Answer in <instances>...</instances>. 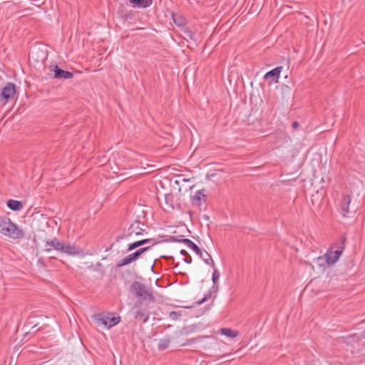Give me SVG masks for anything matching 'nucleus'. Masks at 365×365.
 <instances>
[{
	"instance_id": "10",
	"label": "nucleus",
	"mask_w": 365,
	"mask_h": 365,
	"mask_svg": "<svg viewBox=\"0 0 365 365\" xmlns=\"http://www.w3.org/2000/svg\"><path fill=\"white\" fill-rule=\"evenodd\" d=\"M49 69L53 72V78L56 79H70L73 77L72 72L61 69L57 64L50 65Z\"/></svg>"
},
{
	"instance_id": "4",
	"label": "nucleus",
	"mask_w": 365,
	"mask_h": 365,
	"mask_svg": "<svg viewBox=\"0 0 365 365\" xmlns=\"http://www.w3.org/2000/svg\"><path fill=\"white\" fill-rule=\"evenodd\" d=\"M130 289L135 293V296L140 299H148L149 301L154 300L153 293L147 289L145 284L138 281H135L131 284Z\"/></svg>"
},
{
	"instance_id": "11",
	"label": "nucleus",
	"mask_w": 365,
	"mask_h": 365,
	"mask_svg": "<svg viewBox=\"0 0 365 365\" xmlns=\"http://www.w3.org/2000/svg\"><path fill=\"white\" fill-rule=\"evenodd\" d=\"M63 242L59 241L57 237L53 238L51 240H47L45 243V249L44 251L46 252H49L52 250H55L57 252L61 251L63 248Z\"/></svg>"
},
{
	"instance_id": "38",
	"label": "nucleus",
	"mask_w": 365,
	"mask_h": 365,
	"mask_svg": "<svg viewBox=\"0 0 365 365\" xmlns=\"http://www.w3.org/2000/svg\"><path fill=\"white\" fill-rule=\"evenodd\" d=\"M153 242V244H152V245H150V247H153V245H155V244L157 243L156 242H154V241H153V242Z\"/></svg>"
},
{
	"instance_id": "39",
	"label": "nucleus",
	"mask_w": 365,
	"mask_h": 365,
	"mask_svg": "<svg viewBox=\"0 0 365 365\" xmlns=\"http://www.w3.org/2000/svg\"><path fill=\"white\" fill-rule=\"evenodd\" d=\"M205 250H203V251H202V252H203V257H207V256H206V254H205Z\"/></svg>"
},
{
	"instance_id": "2",
	"label": "nucleus",
	"mask_w": 365,
	"mask_h": 365,
	"mask_svg": "<svg viewBox=\"0 0 365 365\" xmlns=\"http://www.w3.org/2000/svg\"><path fill=\"white\" fill-rule=\"evenodd\" d=\"M0 232L13 240H20L24 237L23 230L6 216H0Z\"/></svg>"
},
{
	"instance_id": "18",
	"label": "nucleus",
	"mask_w": 365,
	"mask_h": 365,
	"mask_svg": "<svg viewBox=\"0 0 365 365\" xmlns=\"http://www.w3.org/2000/svg\"><path fill=\"white\" fill-rule=\"evenodd\" d=\"M7 207L13 211L21 210L24 205L21 201L10 199L6 202Z\"/></svg>"
},
{
	"instance_id": "22",
	"label": "nucleus",
	"mask_w": 365,
	"mask_h": 365,
	"mask_svg": "<svg viewBox=\"0 0 365 365\" xmlns=\"http://www.w3.org/2000/svg\"><path fill=\"white\" fill-rule=\"evenodd\" d=\"M206 198H207L206 195L205 194H203L201 190H198L197 192H196L195 195L192 197V200L193 202H195V201L200 202L202 200L205 202ZM198 205H200V203H198Z\"/></svg>"
},
{
	"instance_id": "29",
	"label": "nucleus",
	"mask_w": 365,
	"mask_h": 365,
	"mask_svg": "<svg viewBox=\"0 0 365 365\" xmlns=\"http://www.w3.org/2000/svg\"><path fill=\"white\" fill-rule=\"evenodd\" d=\"M173 20H174L175 24L177 26H181L184 25V23L182 22L183 21H182V20H181V19L177 20L176 19H175V18L173 17Z\"/></svg>"
},
{
	"instance_id": "1",
	"label": "nucleus",
	"mask_w": 365,
	"mask_h": 365,
	"mask_svg": "<svg viewBox=\"0 0 365 365\" xmlns=\"http://www.w3.org/2000/svg\"><path fill=\"white\" fill-rule=\"evenodd\" d=\"M346 243V234L341 235L339 239L330 247L324 256L317 258V261L319 266L324 265L321 262L326 261L328 265L336 263L341 254L343 253Z\"/></svg>"
},
{
	"instance_id": "24",
	"label": "nucleus",
	"mask_w": 365,
	"mask_h": 365,
	"mask_svg": "<svg viewBox=\"0 0 365 365\" xmlns=\"http://www.w3.org/2000/svg\"><path fill=\"white\" fill-rule=\"evenodd\" d=\"M138 247V244H137L136 241L135 242H133L130 244L128 245V247H127V250L126 251L127 252H130L136 248Z\"/></svg>"
},
{
	"instance_id": "31",
	"label": "nucleus",
	"mask_w": 365,
	"mask_h": 365,
	"mask_svg": "<svg viewBox=\"0 0 365 365\" xmlns=\"http://www.w3.org/2000/svg\"><path fill=\"white\" fill-rule=\"evenodd\" d=\"M299 124L297 121H294L292 124V127L294 128V129H296L299 127Z\"/></svg>"
},
{
	"instance_id": "27",
	"label": "nucleus",
	"mask_w": 365,
	"mask_h": 365,
	"mask_svg": "<svg viewBox=\"0 0 365 365\" xmlns=\"http://www.w3.org/2000/svg\"><path fill=\"white\" fill-rule=\"evenodd\" d=\"M182 239H178L175 236H170L168 239L169 242H182Z\"/></svg>"
},
{
	"instance_id": "20",
	"label": "nucleus",
	"mask_w": 365,
	"mask_h": 365,
	"mask_svg": "<svg viewBox=\"0 0 365 365\" xmlns=\"http://www.w3.org/2000/svg\"><path fill=\"white\" fill-rule=\"evenodd\" d=\"M221 333L228 337L235 338L238 335V332L234 331L230 328H222L221 329Z\"/></svg>"
},
{
	"instance_id": "16",
	"label": "nucleus",
	"mask_w": 365,
	"mask_h": 365,
	"mask_svg": "<svg viewBox=\"0 0 365 365\" xmlns=\"http://www.w3.org/2000/svg\"><path fill=\"white\" fill-rule=\"evenodd\" d=\"M61 252L68 255H79L81 252L79 251L78 247H76L74 244L63 243Z\"/></svg>"
},
{
	"instance_id": "17",
	"label": "nucleus",
	"mask_w": 365,
	"mask_h": 365,
	"mask_svg": "<svg viewBox=\"0 0 365 365\" xmlns=\"http://www.w3.org/2000/svg\"><path fill=\"white\" fill-rule=\"evenodd\" d=\"M149 317H150V312L146 309H138L134 313V318L135 319L142 320V322L143 323H145L148 321Z\"/></svg>"
},
{
	"instance_id": "14",
	"label": "nucleus",
	"mask_w": 365,
	"mask_h": 365,
	"mask_svg": "<svg viewBox=\"0 0 365 365\" xmlns=\"http://www.w3.org/2000/svg\"><path fill=\"white\" fill-rule=\"evenodd\" d=\"M351 198L349 195H344L342 197V200L340 205V210L341 213L344 217H349V205L351 203Z\"/></svg>"
},
{
	"instance_id": "12",
	"label": "nucleus",
	"mask_w": 365,
	"mask_h": 365,
	"mask_svg": "<svg viewBox=\"0 0 365 365\" xmlns=\"http://www.w3.org/2000/svg\"><path fill=\"white\" fill-rule=\"evenodd\" d=\"M282 70V66H281L275 67L274 68L272 69L271 71L267 72L264 74V80L271 79L269 81V84H272V83H277Z\"/></svg>"
},
{
	"instance_id": "15",
	"label": "nucleus",
	"mask_w": 365,
	"mask_h": 365,
	"mask_svg": "<svg viewBox=\"0 0 365 365\" xmlns=\"http://www.w3.org/2000/svg\"><path fill=\"white\" fill-rule=\"evenodd\" d=\"M29 58L36 62L43 61L46 58L45 52L39 48H34L29 53Z\"/></svg>"
},
{
	"instance_id": "33",
	"label": "nucleus",
	"mask_w": 365,
	"mask_h": 365,
	"mask_svg": "<svg viewBox=\"0 0 365 365\" xmlns=\"http://www.w3.org/2000/svg\"><path fill=\"white\" fill-rule=\"evenodd\" d=\"M153 241H154V239H144L143 240L144 245L152 242Z\"/></svg>"
},
{
	"instance_id": "9",
	"label": "nucleus",
	"mask_w": 365,
	"mask_h": 365,
	"mask_svg": "<svg viewBox=\"0 0 365 365\" xmlns=\"http://www.w3.org/2000/svg\"><path fill=\"white\" fill-rule=\"evenodd\" d=\"M213 268V273L212 276V287L211 289L208 291V292L205 295V297L196 302L197 305H200L202 303H204L205 301L210 299L213 294H215L217 292L219 289L218 287V280L220 278V272L218 269L215 267Z\"/></svg>"
},
{
	"instance_id": "34",
	"label": "nucleus",
	"mask_w": 365,
	"mask_h": 365,
	"mask_svg": "<svg viewBox=\"0 0 365 365\" xmlns=\"http://www.w3.org/2000/svg\"><path fill=\"white\" fill-rule=\"evenodd\" d=\"M136 242L138 244V247L144 245L143 240H138Z\"/></svg>"
},
{
	"instance_id": "40",
	"label": "nucleus",
	"mask_w": 365,
	"mask_h": 365,
	"mask_svg": "<svg viewBox=\"0 0 365 365\" xmlns=\"http://www.w3.org/2000/svg\"><path fill=\"white\" fill-rule=\"evenodd\" d=\"M169 259H171L173 262H174V257H169Z\"/></svg>"
},
{
	"instance_id": "37",
	"label": "nucleus",
	"mask_w": 365,
	"mask_h": 365,
	"mask_svg": "<svg viewBox=\"0 0 365 365\" xmlns=\"http://www.w3.org/2000/svg\"><path fill=\"white\" fill-rule=\"evenodd\" d=\"M184 308H185V309H190V308H192V307H190V306H185V307H184Z\"/></svg>"
},
{
	"instance_id": "36",
	"label": "nucleus",
	"mask_w": 365,
	"mask_h": 365,
	"mask_svg": "<svg viewBox=\"0 0 365 365\" xmlns=\"http://www.w3.org/2000/svg\"><path fill=\"white\" fill-rule=\"evenodd\" d=\"M141 304V302L140 301H138L137 303L135 304V307H139V305Z\"/></svg>"
},
{
	"instance_id": "30",
	"label": "nucleus",
	"mask_w": 365,
	"mask_h": 365,
	"mask_svg": "<svg viewBox=\"0 0 365 365\" xmlns=\"http://www.w3.org/2000/svg\"><path fill=\"white\" fill-rule=\"evenodd\" d=\"M194 341H195V339H190H190H188V340L187 341V342L183 343V344H182V346H185V345L190 344L193 343Z\"/></svg>"
},
{
	"instance_id": "8",
	"label": "nucleus",
	"mask_w": 365,
	"mask_h": 365,
	"mask_svg": "<svg viewBox=\"0 0 365 365\" xmlns=\"http://www.w3.org/2000/svg\"><path fill=\"white\" fill-rule=\"evenodd\" d=\"M96 321L104 325L107 328H111L120 322V317L115 316L111 313L104 315L103 314H97L94 315Z\"/></svg>"
},
{
	"instance_id": "19",
	"label": "nucleus",
	"mask_w": 365,
	"mask_h": 365,
	"mask_svg": "<svg viewBox=\"0 0 365 365\" xmlns=\"http://www.w3.org/2000/svg\"><path fill=\"white\" fill-rule=\"evenodd\" d=\"M164 197H165V209L173 210L175 208L174 195L172 193H166V194H165Z\"/></svg>"
},
{
	"instance_id": "6",
	"label": "nucleus",
	"mask_w": 365,
	"mask_h": 365,
	"mask_svg": "<svg viewBox=\"0 0 365 365\" xmlns=\"http://www.w3.org/2000/svg\"><path fill=\"white\" fill-rule=\"evenodd\" d=\"M182 242L193 250L205 262V264L210 265L212 267H215L214 260L207 251H205L207 257H204L202 250L191 240L185 238L182 240Z\"/></svg>"
},
{
	"instance_id": "5",
	"label": "nucleus",
	"mask_w": 365,
	"mask_h": 365,
	"mask_svg": "<svg viewBox=\"0 0 365 365\" xmlns=\"http://www.w3.org/2000/svg\"><path fill=\"white\" fill-rule=\"evenodd\" d=\"M18 94L16 87L13 83H7L3 88H0V103L6 105L13 100L15 96Z\"/></svg>"
},
{
	"instance_id": "32",
	"label": "nucleus",
	"mask_w": 365,
	"mask_h": 365,
	"mask_svg": "<svg viewBox=\"0 0 365 365\" xmlns=\"http://www.w3.org/2000/svg\"><path fill=\"white\" fill-rule=\"evenodd\" d=\"M38 264H41V265L42 267H46V264H45V263H44V262H43V259H41V258H40V259H38Z\"/></svg>"
},
{
	"instance_id": "26",
	"label": "nucleus",
	"mask_w": 365,
	"mask_h": 365,
	"mask_svg": "<svg viewBox=\"0 0 365 365\" xmlns=\"http://www.w3.org/2000/svg\"><path fill=\"white\" fill-rule=\"evenodd\" d=\"M184 33L185 34L189 37L191 39H194V36H195V33L192 32L190 29H186L185 31H184Z\"/></svg>"
},
{
	"instance_id": "23",
	"label": "nucleus",
	"mask_w": 365,
	"mask_h": 365,
	"mask_svg": "<svg viewBox=\"0 0 365 365\" xmlns=\"http://www.w3.org/2000/svg\"><path fill=\"white\" fill-rule=\"evenodd\" d=\"M134 13L130 10H125V11L121 12L120 16L123 19V21H130L132 20L134 17Z\"/></svg>"
},
{
	"instance_id": "13",
	"label": "nucleus",
	"mask_w": 365,
	"mask_h": 365,
	"mask_svg": "<svg viewBox=\"0 0 365 365\" xmlns=\"http://www.w3.org/2000/svg\"><path fill=\"white\" fill-rule=\"evenodd\" d=\"M125 2L134 9H145L152 4V0H125Z\"/></svg>"
},
{
	"instance_id": "3",
	"label": "nucleus",
	"mask_w": 365,
	"mask_h": 365,
	"mask_svg": "<svg viewBox=\"0 0 365 365\" xmlns=\"http://www.w3.org/2000/svg\"><path fill=\"white\" fill-rule=\"evenodd\" d=\"M143 226V224L138 220H135L128 229H124L120 235L116 237V242H119L121 240L130 238L133 236L138 237L143 235V232L145 231Z\"/></svg>"
},
{
	"instance_id": "28",
	"label": "nucleus",
	"mask_w": 365,
	"mask_h": 365,
	"mask_svg": "<svg viewBox=\"0 0 365 365\" xmlns=\"http://www.w3.org/2000/svg\"><path fill=\"white\" fill-rule=\"evenodd\" d=\"M184 262L187 263V264H190L192 262V257L191 256L188 254V255H186L185 259H183Z\"/></svg>"
},
{
	"instance_id": "21",
	"label": "nucleus",
	"mask_w": 365,
	"mask_h": 365,
	"mask_svg": "<svg viewBox=\"0 0 365 365\" xmlns=\"http://www.w3.org/2000/svg\"><path fill=\"white\" fill-rule=\"evenodd\" d=\"M170 339L169 337H165L159 341L158 348L160 351L165 350L169 346Z\"/></svg>"
},
{
	"instance_id": "35",
	"label": "nucleus",
	"mask_w": 365,
	"mask_h": 365,
	"mask_svg": "<svg viewBox=\"0 0 365 365\" xmlns=\"http://www.w3.org/2000/svg\"><path fill=\"white\" fill-rule=\"evenodd\" d=\"M180 254H181L182 255L185 256V257L186 255H188L187 252L186 250H182L180 251Z\"/></svg>"
},
{
	"instance_id": "25",
	"label": "nucleus",
	"mask_w": 365,
	"mask_h": 365,
	"mask_svg": "<svg viewBox=\"0 0 365 365\" xmlns=\"http://www.w3.org/2000/svg\"><path fill=\"white\" fill-rule=\"evenodd\" d=\"M180 316H181V314L180 312H171L170 313V317L174 320H177Z\"/></svg>"
},
{
	"instance_id": "7",
	"label": "nucleus",
	"mask_w": 365,
	"mask_h": 365,
	"mask_svg": "<svg viewBox=\"0 0 365 365\" xmlns=\"http://www.w3.org/2000/svg\"><path fill=\"white\" fill-rule=\"evenodd\" d=\"M150 248V247H145L135 250L134 252L128 255L127 256L119 260L117 262L115 267L117 268H119L131 264L132 262L138 260L140 257V256L144 252H147Z\"/></svg>"
}]
</instances>
